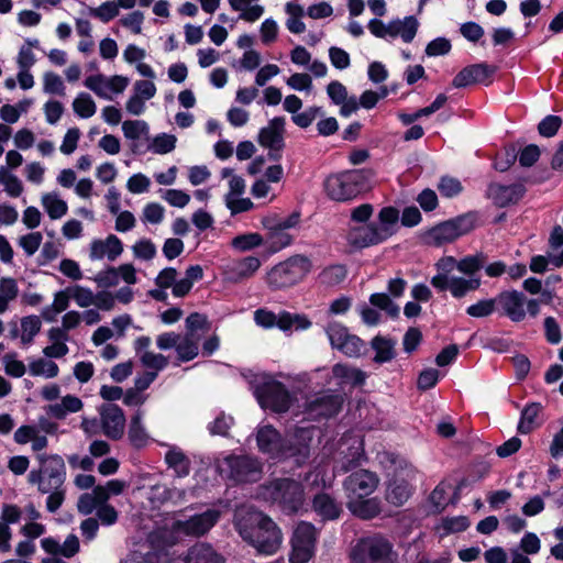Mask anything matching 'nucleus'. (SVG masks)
Wrapping results in <instances>:
<instances>
[{
    "label": "nucleus",
    "instance_id": "nucleus-1",
    "mask_svg": "<svg viewBox=\"0 0 563 563\" xmlns=\"http://www.w3.org/2000/svg\"><path fill=\"white\" fill-rule=\"evenodd\" d=\"M234 526L240 536L260 553L271 555L280 548L283 536L277 525L252 506L236 508Z\"/></svg>",
    "mask_w": 563,
    "mask_h": 563
},
{
    "label": "nucleus",
    "instance_id": "nucleus-2",
    "mask_svg": "<svg viewBox=\"0 0 563 563\" xmlns=\"http://www.w3.org/2000/svg\"><path fill=\"white\" fill-rule=\"evenodd\" d=\"M292 438L298 440L297 444H291V440H284L279 432L269 424L260 427L256 434L260 451L272 459H285L296 455L306 457L308 455L309 442L312 439V430L299 428L295 431Z\"/></svg>",
    "mask_w": 563,
    "mask_h": 563
},
{
    "label": "nucleus",
    "instance_id": "nucleus-3",
    "mask_svg": "<svg viewBox=\"0 0 563 563\" xmlns=\"http://www.w3.org/2000/svg\"><path fill=\"white\" fill-rule=\"evenodd\" d=\"M260 496L267 501L277 504L289 514L298 511L305 501L301 484L290 478H278L262 485Z\"/></svg>",
    "mask_w": 563,
    "mask_h": 563
},
{
    "label": "nucleus",
    "instance_id": "nucleus-4",
    "mask_svg": "<svg viewBox=\"0 0 563 563\" xmlns=\"http://www.w3.org/2000/svg\"><path fill=\"white\" fill-rule=\"evenodd\" d=\"M459 261H456L453 256H445L440 258L435 263V267L438 269V274L431 278V285L438 291L450 290L451 295L454 298H463L468 292L474 291L479 288L481 279L479 278H464L452 276L450 274L456 268L457 269Z\"/></svg>",
    "mask_w": 563,
    "mask_h": 563
},
{
    "label": "nucleus",
    "instance_id": "nucleus-5",
    "mask_svg": "<svg viewBox=\"0 0 563 563\" xmlns=\"http://www.w3.org/2000/svg\"><path fill=\"white\" fill-rule=\"evenodd\" d=\"M37 459L40 466L29 473V483L36 485L41 494L64 487L66 481V465L63 457L58 454H41Z\"/></svg>",
    "mask_w": 563,
    "mask_h": 563
},
{
    "label": "nucleus",
    "instance_id": "nucleus-6",
    "mask_svg": "<svg viewBox=\"0 0 563 563\" xmlns=\"http://www.w3.org/2000/svg\"><path fill=\"white\" fill-rule=\"evenodd\" d=\"M323 187L331 200L350 201L367 189V175L364 170L341 172L328 176Z\"/></svg>",
    "mask_w": 563,
    "mask_h": 563
},
{
    "label": "nucleus",
    "instance_id": "nucleus-7",
    "mask_svg": "<svg viewBox=\"0 0 563 563\" xmlns=\"http://www.w3.org/2000/svg\"><path fill=\"white\" fill-rule=\"evenodd\" d=\"M311 267L309 257L297 254L272 267L267 273L266 282L273 289L291 287L301 282Z\"/></svg>",
    "mask_w": 563,
    "mask_h": 563
},
{
    "label": "nucleus",
    "instance_id": "nucleus-8",
    "mask_svg": "<svg viewBox=\"0 0 563 563\" xmlns=\"http://www.w3.org/2000/svg\"><path fill=\"white\" fill-rule=\"evenodd\" d=\"M391 462L395 464V472L387 484L385 498L389 504L399 507L409 499L413 492L417 470L402 459H394Z\"/></svg>",
    "mask_w": 563,
    "mask_h": 563
},
{
    "label": "nucleus",
    "instance_id": "nucleus-9",
    "mask_svg": "<svg viewBox=\"0 0 563 563\" xmlns=\"http://www.w3.org/2000/svg\"><path fill=\"white\" fill-rule=\"evenodd\" d=\"M221 475L234 483H251L260 481L262 476L261 463L246 455H229L219 465Z\"/></svg>",
    "mask_w": 563,
    "mask_h": 563
},
{
    "label": "nucleus",
    "instance_id": "nucleus-10",
    "mask_svg": "<svg viewBox=\"0 0 563 563\" xmlns=\"http://www.w3.org/2000/svg\"><path fill=\"white\" fill-rule=\"evenodd\" d=\"M475 222L476 217L474 213L456 217L433 227L428 232L427 239L435 246L451 243L460 236L470 233L475 228Z\"/></svg>",
    "mask_w": 563,
    "mask_h": 563
},
{
    "label": "nucleus",
    "instance_id": "nucleus-11",
    "mask_svg": "<svg viewBox=\"0 0 563 563\" xmlns=\"http://www.w3.org/2000/svg\"><path fill=\"white\" fill-rule=\"evenodd\" d=\"M318 532L310 522H299L291 538L290 563H307L314 554Z\"/></svg>",
    "mask_w": 563,
    "mask_h": 563
},
{
    "label": "nucleus",
    "instance_id": "nucleus-12",
    "mask_svg": "<svg viewBox=\"0 0 563 563\" xmlns=\"http://www.w3.org/2000/svg\"><path fill=\"white\" fill-rule=\"evenodd\" d=\"M256 398L264 409L275 412H286L291 402L290 395L286 387L272 378L265 379L256 387Z\"/></svg>",
    "mask_w": 563,
    "mask_h": 563
},
{
    "label": "nucleus",
    "instance_id": "nucleus-13",
    "mask_svg": "<svg viewBox=\"0 0 563 563\" xmlns=\"http://www.w3.org/2000/svg\"><path fill=\"white\" fill-rule=\"evenodd\" d=\"M393 545L383 537L362 539L354 547L352 559L355 563H377L388 559Z\"/></svg>",
    "mask_w": 563,
    "mask_h": 563
},
{
    "label": "nucleus",
    "instance_id": "nucleus-14",
    "mask_svg": "<svg viewBox=\"0 0 563 563\" xmlns=\"http://www.w3.org/2000/svg\"><path fill=\"white\" fill-rule=\"evenodd\" d=\"M285 124L284 117H275L258 132L257 142L262 147L268 150L267 155L272 161H279L282 157L285 147Z\"/></svg>",
    "mask_w": 563,
    "mask_h": 563
},
{
    "label": "nucleus",
    "instance_id": "nucleus-15",
    "mask_svg": "<svg viewBox=\"0 0 563 563\" xmlns=\"http://www.w3.org/2000/svg\"><path fill=\"white\" fill-rule=\"evenodd\" d=\"M221 512L218 509H208L202 514L191 516L185 520L173 522V530L188 537H201L206 534L220 519Z\"/></svg>",
    "mask_w": 563,
    "mask_h": 563
},
{
    "label": "nucleus",
    "instance_id": "nucleus-16",
    "mask_svg": "<svg viewBox=\"0 0 563 563\" xmlns=\"http://www.w3.org/2000/svg\"><path fill=\"white\" fill-rule=\"evenodd\" d=\"M84 85L98 97L111 100L112 95H119L125 90L129 85V78L121 75L107 77L102 74H97L87 77Z\"/></svg>",
    "mask_w": 563,
    "mask_h": 563
},
{
    "label": "nucleus",
    "instance_id": "nucleus-17",
    "mask_svg": "<svg viewBox=\"0 0 563 563\" xmlns=\"http://www.w3.org/2000/svg\"><path fill=\"white\" fill-rule=\"evenodd\" d=\"M379 479L373 472L358 470L349 475L344 481V489L347 500L368 497L377 488Z\"/></svg>",
    "mask_w": 563,
    "mask_h": 563
},
{
    "label": "nucleus",
    "instance_id": "nucleus-18",
    "mask_svg": "<svg viewBox=\"0 0 563 563\" xmlns=\"http://www.w3.org/2000/svg\"><path fill=\"white\" fill-rule=\"evenodd\" d=\"M497 307L514 322L526 318V295L518 290H505L496 296Z\"/></svg>",
    "mask_w": 563,
    "mask_h": 563
},
{
    "label": "nucleus",
    "instance_id": "nucleus-19",
    "mask_svg": "<svg viewBox=\"0 0 563 563\" xmlns=\"http://www.w3.org/2000/svg\"><path fill=\"white\" fill-rule=\"evenodd\" d=\"M100 422L103 433L112 439L119 440L124 433L125 416L123 410L113 404H108L100 409Z\"/></svg>",
    "mask_w": 563,
    "mask_h": 563
},
{
    "label": "nucleus",
    "instance_id": "nucleus-20",
    "mask_svg": "<svg viewBox=\"0 0 563 563\" xmlns=\"http://www.w3.org/2000/svg\"><path fill=\"white\" fill-rule=\"evenodd\" d=\"M122 241L114 234H109L106 239H93L89 244V258L91 261H101L107 258L114 262L123 253Z\"/></svg>",
    "mask_w": 563,
    "mask_h": 563
},
{
    "label": "nucleus",
    "instance_id": "nucleus-21",
    "mask_svg": "<svg viewBox=\"0 0 563 563\" xmlns=\"http://www.w3.org/2000/svg\"><path fill=\"white\" fill-rule=\"evenodd\" d=\"M262 263L256 256H245L230 262L224 267L225 278L231 283L249 279L260 269Z\"/></svg>",
    "mask_w": 563,
    "mask_h": 563
},
{
    "label": "nucleus",
    "instance_id": "nucleus-22",
    "mask_svg": "<svg viewBox=\"0 0 563 563\" xmlns=\"http://www.w3.org/2000/svg\"><path fill=\"white\" fill-rule=\"evenodd\" d=\"M342 402L340 395L323 394L308 404L307 411L311 418H328L339 412Z\"/></svg>",
    "mask_w": 563,
    "mask_h": 563
},
{
    "label": "nucleus",
    "instance_id": "nucleus-23",
    "mask_svg": "<svg viewBox=\"0 0 563 563\" xmlns=\"http://www.w3.org/2000/svg\"><path fill=\"white\" fill-rule=\"evenodd\" d=\"M525 191V187L520 184H490L487 189L488 197L499 207L516 203L523 196Z\"/></svg>",
    "mask_w": 563,
    "mask_h": 563
},
{
    "label": "nucleus",
    "instance_id": "nucleus-24",
    "mask_svg": "<svg viewBox=\"0 0 563 563\" xmlns=\"http://www.w3.org/2000/svg\"><path fill=\"white\" fill-rule=\"evenodd\" d=\"M493 73L494 68L484 63L474 64L463 68L460 73H457V75L453 78L452 85L455 88H463L473 84L484 82Z\"/></svg>",
    "mask_w": 563,
    "mask_h": 563
},
{
    "label": "nucleus",
    "instance_id": "nucleus-25",
    "mask_svg": "<svg viewBox=\"0 0 563 563\" xmlns=\"http://www.w3.org/2000/svg\"><path fill=\"white\" fill-rule=\"evenodd\" d=\"M346 240L355 249H364L383 243L375 229V223L351 228L347 231Z\"/></svg>",
    "mask_w": 563,
    "mask_h": 563
},
{
    "label": "nucleus",
    "instance_id": "nucleus-26",
    "mask_svg": "<svg viewBox=\"0 0 563 563\" xmlns=\"http://www.w3.org/2000/svg\"><path fill=\"white\" fill-rule=\"evenodd\" d=\"M332 377L336 380V384L343 388L346 385L353 387L362 386L365 383L367 375L357 367L344 363H338L332 367Z\"/></svg>",
    "mask_w": 563,
    "mask_h": 563
},
{
    "label": "nucleus",
    "instance_id": "nucleus-27",
    "mask_svg": "<svg viewBox=\"0 0 563 563\" xmlns=\"http://www.w3.org/2000/svg\"><path fill=\"white\" fill-rule=\"evenodd\" d=\"M224 559L208 543H196L183 558V563H224Z\"/></svg>",
    "mask_w": 563,
    "mask_h": 563
},
{
    "label": "nucleus",
    "instance_id": "nucleus-28",
    "mask_svg": "<svg viewBox=\"0 0 563 563\" xmlns=\"http://www.w3.org/2000/svg\"><path fill=\"white\" fill-rule=\"evenodd\" d=\"M399 211L394 207H384L378 212V223H375V229L378 232L382 241L385 242L393 236L398 228Z\"/></svg>",
    "mask_w": 563,
    "mask_h": 563
},
{
    "label": "nucleus",
    "instance_id": "nucleus-29",
    "mask_svg": "<svg viewBox=\"0 0 563 563\" xmlns=\"http://www.w3.org/2000/svg\"><path fill=\"white\" fill-rule=\"evenodd\" d=\"M419 23L412 15L406 16L405 19H396L388 22V37L395 38L400 36L406 43H410L418 31Z\"/></svg>",
    "mask_w": 563,
    "mask_h": 563
},
{
    "label": "nucleus",
    "instance_id": "nucleus-30",
    "mask_svg": "<svg viewBox=\"0 0 563 563\" xmlns=\"http://www.w3.org/2000/svg\"><path fill=\"white\" fill-rule=\"evenodd\" d=\"M349 510L361 519H372L379 515L382 507L378 498L361 497L347 500Z\"/></svg>",
    "mask_w": 563,
    "mask_h": 563
},
{
    "label": "nucleus",
    "instance_id": "nucleus-31",
    "mask_svg": "<svg viewBox=\"0 0 563 563\" xmlns=\"http://www.w3.org/2000/svg\"><path fill=\"white\" fill-rule=\"evenodd\" d=\"M128 439L135 449H143L153 440L143 423V415L141 411H137L130 420Z\"/></svg>",
    "mask_w": 563,
    "mask_h": 563
},
{
    "label": "nucleus",
    "instance_id": "nucleus-32",
    "mask_svg": "<svg viewBox=\"0 0 563 563\" xmlns=\"http://www.w3.org/2000/svg\"><path fill=\"white\" fill-rule=\"evenodd\" d=\"M164 460L167 466L175 472L177 477H186L189 475L191 462L181 449L172 446L165 453Z\"/></svg>",
    "mask_w": 563,
    "mask_h": 563
},
{
    "label": "nucleus",
    "instance_id": "nucleus-33",
    "mask_svg": "<svg viewBox=\"0 0 563 563\" xmlns=\"http://www.w3.org/2000/svg\"><path fill=\"white\" fill-rule=\"evenodd\" d=\"M84 404L80 398L74 395H67L59 402L48 405L46 413L56 419H64L67 415L81 410Z\"/></svg>",
    "mask_w": 563,
    "mask_h": 563
},
{
    "label": "nucleus",
    "instance_id": "nucleus-34",
    "mask_svg": "<svg viewBox=\"0 0 563 563\" xmlns=\"http://www.w3.org/2000/svg\"><path fill=\"white\" fill-rule=\"evenodd\" d=\"M201 335L195 333H186L184 336H179L177 344V355L181 362H188L194 360L199 354Z\"/></svg>",
    "mask_w": 563,
    "mask_h": 563
},
{
    "label": "nucleus",
    "instance_id": "nucleus-35",
    "mask_svg": "<svg viewBox=\"0 0 563 563\" xmlns=\"http://www.w3.org/2000/svg\"><path fill=\"white\" fill-rule=\"evenodd\" d=\"M41 203L52 220L60 219L68 212L67 202L56 191L43 194Z\"/></svg>",
    "mask_w": 563,
    "mask_h": 563
},
{
    "label": "nucleus",
    "instance_id": "nucleus-36",
    "mask_svg": "<svg viewBox=\"0 0 563 563\" xmlns=\"http://www.w3.org/2000/svg\"><path fill=\"white\" fill-rule=\"evenodd\" d=\"M313 509L324 520H334L341 514L340 505L328 494H319L313 498Z\"/></svg>",
    "mask_w": 563,
    "mask_h": 563
},
{
    "label": "nucleus",
    "instance_id": "nucleus-37",
    "mask_svg": "<svg viewBox=\"0 0 563 563\" xmlns=\"http://www.w3.org/2000/svg\"><path fill=\"white\" fill-rule=\"evenodd\" d=\"M262 224L267 230V242L269 244L271 252L276 253L291 245L294 235L288 231L276 228L264 221H262Z\"/></svg>",
    "mask_w": 563,
    "mask_h": 563
},
{
    "label": "nucleus",
    "instance_id": "nucleus-38",
    "mask_svg": "<svg viewBox=\"0 0 563 563\" xmlns=\"http://www.w3.org/2000/svg\"><path fill=\"white\" fill-rule=\"evenodd\" d=\"M372 349L375 351L374 362L378 364L390 362L396 356V341L377 335L371 342Z\"/></svg>",
    "mask_w": 563,
    "mask_h": 563
},
{
    "label": "nucleus",
    "instance_id": "nucleus-39",
    "mask_svg": "<svg viewBox=\"0 0 563 563\" xmlns=\"http://www.w3.org/2000/svg\"><path fill=\"white\" fill-rule=\"evenodd\" d=\"M311 321L300 313H290L288 311H280V320L278 329L286 332L289 330H307L311 327Z\"/></svg>",
    "mask_w": 563,
    "mask_h": 563
},
{
    "label": "nucleus",
    "instance_id": "nucleus-40",
    "mask_svg": "<svg viewBox=\"0 0 563 563\" xmlns=\"http://www.w3.org/2000/svg\"><path fill=\"white\" fill-rule=\"evenodd\" d=\"M18 295L19 287L14 278H0V314L9 309L10 303L16 299Z\"/></svg>",
    "mask_w": 563,
    "mask_h": 563
},
{
    "label": "nucleus",
    "instance_id": "nucleus-41",
    "mask_svg": "<svg viewBox=\"0 0 563 563\" xmlns=\"http://www.w3.org/2000/svg\"><path fill=\"white\" fill-rule=\"evenodd\" d=\"M542 410V406L538 402H532L522 410L521 418L518 423V431L522 434L531 432L537 426V418Z\"/></svg>",
    "mask_w": 563,
    "mask_h": 563
},
{
    "label": "nucleus",
    "instance_id": "nucleus-42",
    "mask_svg": "<svg viewBox=\"0 0 563 563\" xmlns=\"http://www.w3.org/2000/svg\"><path fill=\"white\" fill-rule=\"evenodd\" d=\"M42 322L35 314L26 316L21 319V342L29 345L33 342L35 335L41 331Z\"/></svg>",
    "mask_w": 563,
    "mask_h": 563
},
{
    "label": "nucleus",
    "instance_id": "nucleus-43",
    "mask_svg": "<svg viewBox=\"0 0 563 563\" xmlns=\"http://www.w3.org/2000/svg\"><path fill=\"white\" fill-rule=\"evenodd\" d=\"M73 109L79 118L88 119L96 113L97 106L90 95L80 92L73 101Z\"/></svg>",
    "mask_w": 563,
    "mask_h": 563
},
{
    "label": "nucleus",
    "instance_id": "nucleus-44",
    "mask_svg": "<svg viewBox=\"0 0 563 563\" xmlns=\"http://www.w3.org/2000/svg\"><path fill=\"white\" fill-rule=\"evenodd\" d=\"M29 372L32 376H44L46 378H54L58 375V365L53 361L37 358L29 364Z\"/></svg>",
    "mask_w": 563,
    "mask_h": 563
},
{
    "label": "nucleus",
    "instance_id": "nucleus-45",
    "mask_svg": "<svg viewBox=\"0 0 563 563\" xmlns=\"http://www.w3.org/2000/svg\"><path fill=\"white\" fill-rule=\"evenodd\" d=\"M263 243V236L255 232L236 235L231 241L232 247L239 252L251 251L261 246Z\"/></svg>",
    "mask_w": 563,
    "mask_h": 563
},
{
    "label": "nucleus",
    "instance_id": "nucleus-46",
    "mask_svg": "<svg viewBox=\"0 0 563 563\" xmlns=\"http://www.w3.org/2000/svg\"><path fill=\"white\" fill-rule=\"evenodd\" d=\"M0 184L4 187V191L10 197H19L23 192L21 180L9 172L8 167L0 166Z\"/></svg>",
    "mask_w": 563,
    "mask_h": 563
},
{
    "label": "nucleus",
    "instance_id": "nucleus-47",
    "mask_svg": "<svg viewBox=\"0 0 563 563\" xmlns=\"http://www.w3.org/2000/svg\"><path fill=\"white\" fill-rule=\"evenodd\" d=\"M262 221L267 222L276 228H279L282 230H286L289 232V230L295 229L300 224L301 213H300V211H292L287 217H279L277 214H272V216L263 218Z\"/></svg>",
    "mask_w": 563,
    "mask_h": 563
},
{
    "label": "nucleus",
    "instance_id": "nucleus-48",
    "mask_svg": "<svg viewBox=\"0 0 563 563\" xmlns=\"http://www.w3.org/2000/svg\"><path fill=\"white\" fill-rule=\"evenodd\" d=\"M148 124L143 120H126L122 123V132L128 140L136 141L148 136Z\"/></svg>",
    "mask_w": 563,
    "mask_h": 563
},
{
    "label": "nucleus",
    "instance_id": "nucleus-49",
    "mask_svg": "<svg viewBox=\"0 0 563 563\" xmlns=\"http://www.w3.org/2000/svg\"><path fill=\"white\" fill-rule=\"evenodd\" d=\"M347 271L344 265L334 264L325 267L319 275L320 282L327 286H334L342 283Z\"/></svg>",
    "mask_w": 563,
    "mask_h": 563
},
{
    "label": "nucleus",
    "instance_id": "nucleus-50",
    "mask_svg": "<svg viewBox=\"0 0 563 563\" xmlns=\"http://www.w3.org/2000/svg\"><path fill=\"white\" fill-rule=\"evenodd\" d=\"M485 263L486 255L484 253L468 255L459 261L457 271L471 276L483 268Z\"/></svg>",
    "mask_w": 563,
    "mask_h": 563
},
{
    "label": "nucleus",
    "instance_id": "nucleus-51",
    "mask_svg": "<svg viewBox=\"0 0 563 563\" xmlns=\"http://www.w3.org/2000/svg\"><path fill=\"white\" fill-rule=\"evenodd\" d=\"M330 344L333 349L340 351L350 334L347 328L341 323H330L325 330Z\"/></svg>",
    "mask_w": 563,
    "mask_h": 563
},
{
    "label": "nucleus",
    "instance_id": "nucleus-52",
    "mask_svg": "<svg viewBox=\"0 0 563 563\" xmlns=\"http://www.w3.org/2000/svg\"><path fill=\"white\" fill-rule=\"evenodd\" d=\"M68 291L71 299H74V301L80 308H88L90 306H93L96 294H93L91 289L80 285H75L73 287H69Z\"/></svg>",
    "mask_w": 563,
    "mask_h": 563
},
{
    "label": "nucleus",
    "instance_id": "nucleus-53",
    "mask_svg": "<svg viewBox=\"0 0 563 563\" xmlns=\"http://www.w3.org/2000/svg\"><path fill=\"white\" fill-rule=\"evenodd\" d=\"M497 308L496 297L483 299L466 309V313L473 318H484L490 316Z\"/></svg>",
    "mask_w": 563,
    "mask_h": 563
},
{
    "label": "nucleus",
    "instance_id": "nucleus-54",
    "mask_svg": "<svg viewBox=\"0 0 563 563\" xmlns=\"http://www.w3.org/2000/svg\"><path fill=\"white\" fill-rule=\"evenodd\" d=\"M132 253L135 258L151 261L156 256V246L150 239H141L132 246Z\"/></svg>",
    "mask_w": 563,
    "mask_h": 563
},
{
    "label": "nucleus",
    "instance_id": "nucleus-55",
    "mask_svg": "<svg viewBox=\"0 0 563 563\" xmlns=\"http://www.w3.org/2000/svg\"><path fill=\"white\" fill-rule=\"evenodd\" d=\"M2 364L4 367V372L7 375L20 378L22 377L26 372L25 364L16 358L15 353H8L2 357Z\"/></svg>",
    "mask_w": 563,
    "mask_h": 563
},
{
    "label": "nucleus",
    "instance_id": "nucleus-56",
    "mask_svg": "<svg viewBox=\"0 0 563 563\" xmlns=\"http://www.w3.org/2000/svg\"><path fill=\"white\" fill-rule=\"evenodd\" d=\"M140 362L144 367L151 369L150 372H156V374L168 365L166 356L148 351H145L140 355Z\"/></svg>",
    "mask_w": 563,
    "mask_h": 563
},
{
    "label": "nucleus",
    "instance_id": "nucleus-57",
    "mask_svg": "<svg viewBox=\"0 0 563 563\" xmlns=\"http://www.w3.org/2000/svg\"><path fill=\"white\" fill-rule=\"evenodd\" d=\"M89 14L102 22H109L119 14L118 4L114 1L103 2L98 8H90Z\"/></svg>",
    "mask_w": 563,
    "mask_h": 563
},
{
    "label": "nucleus",
    "instance_id": "nucleus-58",
    "mask_svg": "<svg viewBox=\"0 0 563 563\" xmlns=\"http://www.w3.org/2000/svg\"><path fill=\"white\" fill-rule=\"evenodd\" d=\"M280 312L276 314L275 312L265 308H260L254 311V321L258 327L265 329H272L274 327L278 328Z\"/></svg>",
    "mask_w": 563,
    "mask_h": 563
},
{
    "label": "nucleus",
    "instance_id": "nucleus-59",
    "mask_svg": "<svg viewBox=\"0 0 563 563\" xmlns=\"http://www.w3.org/2000/svg\"><path fill=\"white\" fill-rule=\"evenodd\" d=\"M42 241H43V235L41 232H32V233L22 235L19 239L18 243H19V246L22 247V250L24 251V253L27 256H32L40 249Z\"/></svg>",
    "mask_w": 563,
    "mask_h": 563
},
{
    "label": "nucleus",
    "instance_id": "nucleus-60",
    "mask_svg": "<svg viewBox=\"0 0 563 563\" xmlns=\"http://www.w3.org/2000/svg\"><path fill=\"white\" fill-rule=\"evenodd\" d=\"M43 89L46 93L65 96V86L62 78L52 71L44 74Z\"/></svg>",
    "mask_w": 563,
    "mask_h": 563
},
{
    "label": "nucleus",
    "instance_id": "nucleus-61",
    "mask_svg": "<svg viewBox=\"0 0 563 563\" xmlns=\"http://www.w3.org/2000/svg\"><path fill=\"white\" fill-rule=\"evenodd\" d=\"M176 146V137L170 134L162 133L154 137L151 150L156 154H167Z\"/></svg>",
    "mask_w": 563,
    "mask_h": 563
},
{
    "label": "nucleus",
    "instance_id": "nucleus-62",
    "mask_svg": "<svg viewBox=\"0 0 563 563\" xmlns=\"http://www.w3.org/2000/svg\"><path fill=\"white\" fill-rule=\"evenodd\" d=\"M438 189L442 196L452 198L462 192L463 186L459 179L445 176L441 178Z\"/></svg>",
    "mask_w": 563,
    "mask_h": 563
},
{
    "label": "nucleus",
    "instance_id": "nucleus-63",
    "mask_svg": "<svg viewBox=\"0 0 563 563\" xmlns=\"http://www.w3.org/2000/svg\"><path fill=\"white\" fill-rule=\"evenodd\" d=\"M364 350L365 343L358 336L350 333L340 352L347 357H358Z\"/></svg>",
    "mask_w": 563,
    "mask_h": 563
},
{
    "label": "nucleus",
    "instance_id": "nucleus-64",
    "mask_svg": "<svg viewBox=\"0 0 563 563\" xmlns=\"http://www.w3.org/2000/svg\"><path fill=\"white\" fill-rule=\"evenodd\" d=\"M164 213L163 206L157 202H150L143 209L142 221L144 223L159 224L164 219Z\"/></svg>",
    "mask_w": 563,
    "mask_h": 563
}]
</instances>
